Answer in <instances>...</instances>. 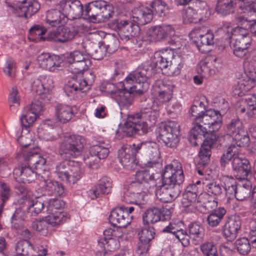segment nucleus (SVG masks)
<instances>
[{
  "label": "nucleus",
  "mask_w": 256,
  "mask_h": 256,
  "mask_svg": "<svg viewBox=\"0 0 256 256\" xmlns=\"http://www.w3.org/2000/svg\"><path fill=\"white\" fill-rule=\"evenodd\" d=\"M41 191H49L51 192H60L64 190L63 185L56 181L44 180L40 184Z\"/></svg>",
  "instance_id": "09e8293b"
},
{
  "label": "nucleus",
  "mask_w": 256,
  "mask_h": 256,
  "mask_svg": "<svg viewBox=\"0 0 256 256\" xmlns=\"http://www.w3.org/2000/svg\"><path fill=\"white\" fill-rule=\"evenodd\" d=\"M86 165L92 169H97L100 166V159L98 156L90 153V154L84 158Z\"/></svg>",
  "instance_id": "774afa93"
},
{
  "label": "nucleus",
  "mask_w": 256,
  "mask_h": 256,
  "mask_svg": "<svg viewBox=\"0 0 256 256\" xmlns=\"http://www.w3.org/2000/svg\"><path fill=\"white\" fill-rule=\"evenodd\" d=\"M160 220V212L158 208L148 210L142 214V222L144 225L154 224Z\"/></svg>",
  "instance_id": "c03bdc74"
},
{
  "label": "nucleus",
  "mask_w": 256,
  "mask_h": 256,
  "mask_svg": "<svg viewBox=\"0 0 256 256\" xmlns=\"http://www.w3.org/2000/svg\"><path fill=\"white\" fill-rule=\"evenodd\" d=\"M244 72L238 83L246 87V90H249L252 86L253 83L256 82V59L244 62Z\"/></svg>",
  "instance_id": "393cba45"
},
{
  "label": "nucleus",
  "mask_w": 256,
  "mask_h": 256,
  "mask_svg": "<svg viewBox=\"0 0 256 256\" xmlns=\"http://www.w3.org/2000/svg\"><path fill=\"white\" fill-rule=\"evenodd\" d=\"M158 142H164L170 148H176L180 139V125L174 121L161 124L156 132Z\"/></svg>",
  "instance_id": "0eeeda50"
},
{
  "label": "nucleus",
  "mask_w": 256,
  "mask_h": 256,
  "mask_svg": "<svg viewBox=\"0 0 256 256\" xmlns=\"http://www.w3.org/2000/svg\"><path fill=\"white\" fill-rule=\"evenodd\" d=\"M56 174L64 182L75 183L81 178L82 170L79 162L64 160L56 165Z\"/></svg>",
  "instance_id": "6e6552de"
},
{
  "label": "nucleus",
  "mask_w": 256,
  "mask_h": 256,
  "mask_svg": "<svg viewBox=\"0 0 256 256\" xmlns=\"http://www.w3.org/2000/svg\"><path fill=\"white\" fill-rule=\"evenodd\" d=\"M238 10L236 19L238 21L246 20L245 16H250V20H254L256 16V3L248 0H237Z\"/></svg>",
  "instance_id": "a878e982"
},
{
  "label": "nucleus",
  "mask_w": 256,
  "mask_h": 256,
  "mask_svg": "<svg viewBox=\"0 0 256 256\" xmlns=\"http://www.w3.org/2000/svg\"><path fill=\"white\" fill-rule=\"evenodd\" d=\"M92 82L87 81L84 78L73 79L65 86L64 90L69 97L74 98L80 92H84L90 88Z\"/></svg>",
  "instance_id": "bb28decb"
},
{
  "label": "nucleus",
  "mask_w": 256,
  "mask_h": 256,
  "mask_svg": "<svg viewBox=\"0 0 256 256\" xmlns=\"http://www.w3.org/2000/svg\"><path fill=\"white\" fill-rule=\"evenodd\" d=\"M153 10L154 14L155 13L160 16L166 15L168 10V6L166 2L161 0H155L150 4V8Z\"/></svg>",
  "instance_id": "6e6d98bb"
},
{
  "label": "nucleus",
  "mask_w": 256,
  "mask_h": 256,
  "mask_svg": "<svg viewBox=\"0 0 256 256\" xmlns=\"http://www.w3.org/2000/svg\"><path fill=\"white\" fill-rule=\"evenodd\" d=\"M204 96L195 100L189 110V114L192 117L194 126L190 131V140H196L198 136H205L208 130L214 132L222 126V117L219 111L206 109Z\"/></svg>",
  "instance_id": "f257e3e1"
},
{
  "label": "nucleus",
  "mask_w": 256,
  "mask_h": 256,
  "mask_svg": "<svg viewBox=\"0 0 256 256\" xmlns=\"http://www.w3.org/2000/svg\"><path fill=\"white\" fill-rule=\"evenodd\" d=\"M241 220L238 217L228 218L223 228L224 236L228 240H234L241 228Z\"/></svg>",
  "instance_id": "c85d7f7f"
},
{
  "label": "nucleus",
  "mask_w": 256,
  "mask_h": 256,
  "mask_svg": "<svg viewBox=\"0 0 256 256\" xmlns=\"http://www.w3.org/2000/svg\"><path fill=\"white\" fill-rule=\"evenodd\" d=\"M30 213L28 210L26 212L21 208H16L11 218L12 227L16 229H20L22 226V222L26 220L30 216Z\"/></svg>",
  "instance_id": "a19ab883"
},
{
  "label": "nucleus",
  "mask_w": 256,
  "mask_h": 256,
  "mask_svg": "<svg viewBox=\"0 0 256 256\" xmlns=\"http://www.w3.org/2000/svg\"><path fill=\"white\" fill-rule=\"evenodd\" d=\"M241 147L231 144L221 156L220 162L222 166L224 167L231 160L236 178L240 180H245L251 174L252 167L248 160L240 153Z\"/></svg>",
  "instance_id": "20e7f679"
},
{
  "label": "nucleus",
  "mask_w": 256,
  "mask_h": 256,
  "mask_svg": "<svg viewBox=\"0 0 256 256\" xmlns=\"http://www.w3.org/2000/svg\"><path fill=\"white\" fill-rule=\"evenodd\" d=\"M154 16L153 10L147 6L135 8L132 11V21L139 25H144L150 22Z\"/></svg>",
  "instance_id": "cd10ccee"
},
{
  "label": "nucleus",
  "mask_w": 256,
  "mask_h": 256,
  "mask_svg": "<svg viewBox=\"0 0 256 256\" xmlns=\"http://www.w3.org/2000/svg\"><path fill=\"white\" fill-rule=\"evenodd\" d=\"M42 87H44V94L42 95V100L44 101H48L51 98L50 92L54 88V80L50 76L42 75L40 76Z\"/></svg>",
  "instance_id": "a18cd8bd"
},
{
  "label": "nucleus",
  "mask_w": 256,
  "mask_h": 256,
  "mask_svg": "<svg viewBox=\"0 0 256 256\" xmlns=\"http://www.w3.org/2000/svg\"><path fill=\"white\" fill-rule=\"evenodd\" d=\"M49 222L46 220V216L40 220H36L32 222L33 230L40 232L41 234L46 236L48 234Z\"/></svg>",
  "instance_id": "3c124183"
},
{
  "label": "nucleus",
  "mask_w": 256,
  "mask_h": 256,
  "mask_svg": "<svg viewBox=\"0 0 256 256\" xmlns=\"http://www.w3.org/2000/svg\"><path fill=\"white\" fill-rule=\"evenodd\" d=\"M139 152L135 150L134 144L132 146H124L118 152V158L124 168L128 170H132L137 166L138 162L136 155Z\"/></svg>",
  "instance_id": "aec40b11"
},
{
  "label": "nucleus",
  "mask_w": 256,
  "mask_h": 256,
  "mask_svg": "<svg viewBox=\"0 0 256 256\" xmlns=\"http://www.w3.org/2000/svg\"><path fill=\"white\" fill-rule=\"evenodd\" d=\"M226 132L232 137V144L239 146H245L248 144L249 137L244 133L242 123L239 118H234L227 124Z\"/></svg>",
  "instance_id": "2eb2a0df"
},
{
  "label": "nucleus",
  "mask_w": 256,
  "mask_h": 256,
  "mask_svg": "<svg viewBox=\"0 0 256 256\" xmlns=\"http://www.w3.org/2000/svg\"><path fill=\"white\" fill-rule=\"evenodd\" d=\"M82 45L86 52L96 60H100L106 55L108 50L111 51V46L108 45V48L104 45L102 42H94L88 38H86L82 42Z\"/></svg>",
  "instance_id": "412c9836"
},
{
  "label": "nucleus",
  "mask_w": 256,
  "mask_h": 256,
  "mask_svg": "<svg viewBox=\"0 0 256 256\" xmlns=\"http://www.w3.org/2000/svg\"><path fill=\"white\" fill-rule=\"evenodd\" d=\"M135 150L145 157L144 164L148 168H154L160 165V156L158 144L153 142L134 144Z\"/></svg>",
  "instance_id": "f8f14e48"
},
{
  "label": "nucleus",
  "mask_w": 256,
  "mask_h": 256,
  "mask_svg": "<svg viewBox=\"0 0 256 256\" xmlns=\"http://www.w3.org/2000/svg\"><path fill=\"white\" fill-rule=\"evenodd\" d=\"M162 176L161 187L164 188V190H171L176 184L182 183L184 176L181 164L178 160H174L170 164L166 166Z\"/></svg>",
  "instance_id": "1a4fd4ad"
},
{
  "label": "nucleus",
  "mask_w": 256,
  "mask_h": 256,
  "mask_svg": "<svg viewBox=\"0 0 256 256\" xmlns=\"http://www.w3.org/2000/svg\"><path fill=\"white\" fill-rule=\"evenodd\" d=\"M63 16H70L72 18L82 16L84 18V8L78 0H62L58 4Z\"/></svg>",
  "instance_id": "5701e85b"
},
{
  "label": "nucleus",
  "mask_w": 256,
  "mask_h": 256,
  "mask_svg": "<svg viewBox=\"0 0 256 256\" xmlns=\"http://www.w3.org/2000/svg\"><path fill=\"white\" fill-rule=\"evenodd\" d=\"M200 248L204 256H218L216 246L212 242H205Z\"/></svg>",
  "instance_id": "bf43d9fd"
},
{
  "label": "nucleus",
  "mask_w": 256,
  "mask_h": 256,
  "mask_svg": "<svg viewBox=\"0 0 256 256\" xmlns=\"http://www.w3.org/2000/svg\"><path fill=\"white\" fill-rule=\"evenodd\" d=\"M122 208L114 209L109 216V221L114 226L126 228L131 222L130 218L127 217Z\"/></svg>",
  "instance_id": "2f4dec72"
},
{
  "label": "nucleus",
  "mask_w": 256,
  "mask_h": 256,
  "mask_svg": "<svg viewBox=\"0 0 256 256\" xmlns=\"http://www.w3.org/2000/svg\"><path fill=\"white\" fill-rule=\"evenodd\" d=\"M48 214L46 216V220L52 226H58L62 224L68 222L70 218V215L64 211L48 212Z\"/></svg>",
  "instance_id": "c9c22d12"
},
{
  "label": "nucleus",
  "mask_w": 256,
  "mask_h": 256,
  "mask_svg": "<svg viewBox=\"0 0 256 256\" xmlns=\"http://www.w3.org/2000/svg\"><path fill=\"white\" fill-rule=\"evenodd\" d=\"M190 236L193 238H202L204 234V229L202 226L196 223L190 224L188 226Z\"/></svg>",
  "instance_id": "338daca9"
},
{
  "label": "nucleus",
  "mask_w": 256,
  "mask_h": 256,
  "mask_svg": "<svg viewBox=\"0 0 256 256\" xmlns=\"http://www.w3.org/2000/svg\"><path fill=\"white\" fill-rule=\"evenodd\" d=\"M235 8L236 4L234 0H217L216 10L222 16L234 13Z\"/></svg>",
  "instance_id": "4c0bfd02"
},
{
  "label": "nucleus",
  "mask_w": 256,
  "mask_h": 256,
  "mask_svg": "<svg viewBox=\"0 0 256 256\" xmlns=\"http://www.w3.org/2000/svg\"><path fill=\"white\" fill-rule=\"evenodd\" d=\"M17 256H34L33 245L27 240L18 242L16 246Z\"/></svg>",
  "instance_id": "37998d69"
},
{
  "label": "nucleus",
  "mask_w": 256,
  "mask_h": 256,
  "mask_svg": "<svg viewBox=\"0 0 256 256\" xmlns=\"http://www.w3.org/2000/svg\"><path fill=\"white\" fill-rule=\"evenodd\" d=\"M112 188V181L108 177L102 178L95 186L93 192H110Z\"/></svg>",
  "instance_id": "5fc2aeb1"
},
{
  "label": "nucleus",
  "mask_w": 256,
  "mask_h": 256,
  "mask_svg": "<svg viewBox=\"0 0 256 256\" xmlns=\"http://www.w3.org/2000/svg\"><path fill=\"white\" fill-rule=\"evenodd\" d=\"M66 60L69 64L68 70L73 74L83 72L91 65L88 56L79 50L70 52L67 56Z\"/></svg>",
  "instance_id": "a211bd4d"
},
{
  "label": "nucleus",
  "mask_w": 256,
  "mask_h": 256,
  "mask_svg": "<svg viewBox=\"0 0 256 256\" xmlns=\"http://www.w3.org/2000/svg\"><path fill=\"white\" fill-rule=\"evenodd\" d=\"M154 176L146 170L138 171L136 174V180L139 183L150 182L154 183Z\"/></svg>",
  "instance_id": "e2e57ef3"
},
{
  "label": "nucleus",
  "mask_w": 256,
  "mask_h": 256,
  "mask_svg": "<svg viewBox=\"0 0 256 256\" xmlns=\"http://www.w3.org/2000/svg\"><path fill=\"white\" fill-rule=\"evenodd\" d=\"M110 26L118 33L120 39L128 42L140 32L138 24L129 20H114L110 23Z\"/></svg>",
  "instance_id": "4468645a"
},
{
  "label": "nucleus",
  "mask_w": 256,
  "mask_h": 256,
  "mask_svg": "<svg viewBox=\"0 0 256 256\" xmlns=\"http://www.w3.org/2000/svg\"><path fill=\"white\" fill-rule=\"evenodd\" d=\"M183 66L184 62L180 56H173L170 60L166 74L168 76H177L180 74Z\"/></svg>",
  "instance_id": "ea45409f"
},
{
  "label": "nucleus",
  "mask_w": 256,
  "mask_h": 256,
  "mask_svg": "<svg viewBox=\"0 0 256 256\" xmlns=\"http://www.w3.org/2000/svg\"><path fill=\"white\" fill-rule=\"evenodd\" d=\"M245 106L240 108L239 112H246L249 118H256V96L248 95L244 100Z\"/></svg>",
  "instance_id": "e433bc0d"
},
{
  "label": "nucleus",
  "mask_w": 256,
  "mask_h": 256,
  "mask_svg": "<svg viewBox=\"0 0 256 256\" xmlns=\"http://www.w3.org/2000/svg\"><path fill=\"white\" fill-rule=\"evenodd\" d=\"M196 193H182V204L184 207H188L193 202L197 200L198 202H203L201 198L203 197L208 198V193H200L197 198Z\"/></svg>",
  "instance_id": "49530a36"
},
{
  "label": "nucleus",
  "mask_w": 256,
  "mask_h": 256,
  "mask_svg": "<svg viewBox=\"0 0 256 256\" xmlns=\"http://www.w3.org/2000/svg\"><path fill=\"white\" fill-rule=\"evenodd\" d=\"M183 223L181 221L172 222L164 228L162 232L164 233L173 234L178 240L184 247H186L190 244V236L186 232L181 228Z\"/></svg>",
  "instance_id": "b1692460"
},
{
  "label": "nucleus",
  "mask_w": 256,
  "mask_h": 256,
  "mask_svg": "<svg viewBox=\"0 0 256 256\" xmlns=\"http://www.w3.org/2000/svg\"><path fill=\"white\" fill-rule=\"evenodd\" d=\"M206 138L202 144L201 146L199 152L200 160L198 164L202 166H206L210 162V156H211V149L213 146L216 143L218 137L214 133V132H210L208 130L205 136H202Z\"/></svg>",
  "instance_id": "6ab92c4d"
},
{
  "label": "nucleus",
  "mask_w": 256,
  "mask_h": 256,
  "mask_svg": "<svg viewBox=\"0 0 256 256\" xmlns=\"http://www.w3.org/2000/svg\"><path fill=\"white\" fill-rule=\"evenodd\" d=\"M40 8V4L36 0L30 1L27 2L23 0L16 6V10L20 16L26 18H30L35 14Z\"/></svg>",
  "instance_id": "7c9ffc66"
},
{
  "label": "nucleus",
  "mask_w": 256,
  "mask_h": 256,
  "mask_svg": "<svg viewBox=\"0 0 256 256\" xmlns=\"http://www.w3.org/2000/svg\"><path fill=\"white\" fill-rule=\"evenodd\" d=\"M226 213V210L223 208H220L208 216L207 221L208 224L212 226H218L221 222L224 216Z\"/></svg>",
  "instance_id": "8fccbe9b"
},
{
  "label": "nucleus",
  "mask_w": 256,
  "mask_h": 256,
  "mask_svg": "<svg viewBox=\"0 0 256 256\" xmlns=\"http://www.w3.org/2000/svg\"><path fill=\"white\" fill-rule=\"evenodd\" d=\"M55 116L58 122L66 124L74 116V112L71 106L58 104L55 106Z\"/></svg>",
  "instance_id": "72a5a7b5"
},
{
  "label": "nucleus",
  "mask_w": 256,
  "mask_h": 256,
  "mask_svg": "<svg viewBox=\"0 0 256 256\" xmlns=\"http://www.w3.org/2000/svg\"><path fill=\"white\" fill-rule=\"evenodd\" d=\"M217 58H206L200 61L196 68L198 74L201 75L202 78H208L216 73L215 68H218Z\"/></svg>",
  "instance_id": "473e14b6"
},
{
  "label": "nucleus",
  "mask_w": 256,
  "mask_h": 256,
  "mask_svg": "<svg viewBox=\"0 0 256 256\" xmlns=\"http://www.w3.org/2000/svg\"><path fill=\"white\" fill-rule=\"evenodd\" d=\"M22 134L18 138L19 144L24 147L26 148L31 145L33 142L34 136L28 129L22 128Z\"/></svg>",
  "instance_id": "13d9d810"
},
{
  "label": "nucleus",
  "mask_w": 256,
  "mask_h": 256,
  "mask_svg": "<svg viewBox=\"0 0 256 256\" xmlns=\"http://www.w3.org/2000/svg\"><path fill=\"white\" fill-rule=\"evenodd\" d=\"M160 108L150 101L144 104L140 112L129 115L122 127V131L128 136H131L142 130L146 133L148 128L154 126L159 116Z\"/></svg>",
  "instance_id": "f03ea898"
},
{
  "label": "nucleus",
  "mask_w": 256,
  "mask_h": 256,
  "mask_svg": "<svg viewBox=\"0 0 256 256\" xmlns=\"http://www.w3.org/2000/svg\"><path fill=\"white\" fill-rule=\"evenodd\" d=\"M43 110L42 102L38 100L33 101L30 105L24 107L20 118L22 126L25 129L32 126Z\"/></svg>",
  "instance_id": "dca6fc26"
},
{
  "label": "nucleus",
  "mask_w": 256,
  "mask_h": 256,
  "mask_svg": "<svg viewBox=\"0 0 256 256\" xmlns=\"http://www.w3.org/2000/svg\"><path fill=\"white\" fill-rule=\"evenodd\" d=\"M174 30L171 25L162 24L154 27L152 36L156 40H162L168 38L174 40L176 38L172 40V37L174 36Z\"/></svg>",
  "instance_id": "f704fd0d"
},
{
  "label": "nucleus",
  "mask_w": 256,
  "mask_h": 256,
  "mask_svg": "<svg viewBox=\"0 0 256 256\" xmlns=\"http://www.w3.org/2000/svg\"><path fill=\"white\" fill-rule=\"evenodd\" d=\"M50 122H45L38 129V134L40 138L45 140H53L56 139V136L54 135V128L50 126Z\"/></svg>",
  "instance_id": "79ce46f5"
},
{
  "label": "nucleus",
  "mask_w": 256,
  "mask_h": 256,
  "mask_svg": "<svg viewBox=\"0 0 256 256\" xmlns=\"http://www.w3.org/2000/svg\"><path fill=\"white\" fill-rule=\"evenodd\" d=\"M247 28H233L230 24H224L222 30L227 34L226 38L232 40V44L248 49L251 46L252 39L246 30Z\"/></svg>",
  "instance_id": "9b49d317"
},
{
  "label": "nucleus",
  "mask_w": 256,
  "mask_h": 256,
  "mask_svg": "<svg viewBox=\"0 0 256 256\" xmlns=\"http://www.w3.org/2000/svg\"><path fill=\"white\" fill-rule=\"evenodd\" d=\"M27 160L28 166H22L14 170V178L18 182H32L37 174L42 175L46 172V160L40 154H30Z\"/></svg>",
  "instance_id": "39448f33"
},
{
  "label": "nucleus",
  "mask_w": 256,
  "mask_h": 256,
  "mask_svg": "<svg viewBox=\"0 0 256 256\" xmlns=\"http://www.w3.org/2000/svg\"><path fill=\"white\" fill-rule=\"evenodd\" d=\"M184 20L186 22L197 23L203 19L192 8H188L183 14Z\"/></svg>",
  "instance_id": "864d4df0"
},
{
  "label": "nucleus",
  "mask_w": 256,
  "mask_h": 256,
  "mask_svg": "<svg viewBox=\"0 0 256 256\" xmlns=\"http://www.w3.org/2000/svg\"><path fill=\"white\" fill-rule=\"evenodd\" d=\"M174 88V85L170 82L156 80L152 90V94L154 96V101L152 102L160 108L164 104L168 102L172 98Z\"/></svg>",
  "instance_id": "ddd939ff"
},
{
  "label": "nucleus",
  "mask_w": 256,
  "mask_h": 256,
  "mask_svg": "<svg viewBox=\"0 0 256 256\" xmlns=\"http://www.w3.org/2000/svg\"><path fill=\"white\" fill-rule=\"evenodd\" d=\"M109 144L104 142L100 143L98 144L92 146L90 149V154L98 156L100 160L106 158L109 154Z\"/></svg>",
  "instance_id": "de8ad7c7"
},
{
  "label": "nucleus",
  "mask_w": 256,
  "mask_h": 256,
  "mask_svg": "<svg viewBox=\"0 0 256 256\" xmlns=\"http://www.w3.org/2000/svg\"><path fill=\"white\" fill-rule=\"evenodd\" d=\"M103 4L104 0H95L86 4L84 8V19L92 22L98 21Z\"/></svg>",
  "instance_id": "c756f323"
},
{
  "label": "nucleus",
  "mask_w": 256,
  "mask_h": 256,
  "mask_svg": "<svg viewBox=\"0 0 256 256\" xmlns=\"http://www.w3.org/2000/svg\"><path fill=\"white\" fill-rule=\"evenodd\" d=\"M236 246L238 252L242 255L248 254L251 249L250 242L244 238L237 240L236 242Z\"/></svg>",
  "instance_id": "4d7b16f0"
},
{
  "label": "nucleus",
  "mask_w": 256,
  "mask_h": 256,
  "mask_svg": "<svg viewBox=\"0 0 256 256\" xmlns=\"http://www.w3.org/2000/svg\"><path fill=\"white\" fill-rule=\"evenodd\" d=\"M85 140L78 135H68L64 136L60 146L61 155L66 158H74L81 154Z\"/></svg>",
  "instance_id": "9d476101"
},
{
  "label": "nucleus",
  "mask_w": 256,
  "mask_h": 256,
  "mask_svg": "<svg viewBox=\"0 0 256 256\" xmlns=\"http://www.w3.org/2000/svg\"><path fill=\"white\" fill-rule=\"evenodd\" d=\"M56 6V9L48 10L46 15V22L52 27L57 26L59 25L62 18L66 16H63V13L58 5Z\"/></svg>",
  "instance_id": "58836bf2"
},
{
  "label": "nucleus",
  "mask_w": 256,
  "mask_h": 256,
  "mask_svg": "<svg viewBox=\"0 0 256 256\" xmlns=\"http://www.w3.org/2000/svg\"><path fill=\"white\" fill-rule=\"evenodd\" d=\"M44 208L43 202L36 198L30 202L27 210H28V213L30 214V216H36L42 212Z\"/></svg>",
  "instance_id": "052dcab7"
},
{
  "label": "nucleus",
  "mask_w": 256,
  "mask_h": 256,
  "mask_svg": "<svg viewBox=\"0 0 256 256\" xmlns=\"http://www.w3.org/2000/svg\"><path fill=\"white\" fill-rule=\"evenodd\" d=\"M4 72L10 77L15 76L16 72V63L12 58H8L3 68Z\"/></svg>",
  "instance_id": "0e129e2a"
},
{
  "label": "nucleus",
  "mask_w": 256,
  "mask_h": 256,
  "mask_svg": "<svg viewBox=\"0 0 256 256\" xmlns=\"http://www.w3.org/2000/svg\"><path fill=\"white\" fill-rule=\"evenodd\" d=\"M192 8L198 13V15L202 16V19L204 18H206L208 14V6L206 1L196 0L194 8Z\"/></svg>",
  "instance_id": "680f3d73"
},
{
  "label": "nucleus",
  "mask_w": 256,
  "mask_h": 256,
  "mask_svg": "<svg viewBox=\"0 0 256 256\" xmlns=\"http://www.w3.org/2000/svg\"><path fill=\"white\" fill-rule=\"evenodd\" d=\"M154 230L152 227L149 228H148L142 229L141 232L138 233L140 240L150 243L154 238Z\"/></svg>",
  "instance_id": "69168bd1"
},
{
  "label": "nucleus",
  "mask_w": 256,
  "mask_h": 256,
  "mask_svg": "<svg viewBox=\"0 0 256 256\" xmlns=\"http://www.w3.org/2000/svg\"><path fill=\"white\" fill-rule=\"evenodd\" d=\"M149 86L148 82H142L140 78L137 77L136 74L134 72L128 74L124 82L119 84L118 90L112 91V93L116 96L120 109H124L132 104L133 94H142L147 91Z\"/></svg>",
  "instance_id": "7ed1b4c3"
},
{
  "label": "nucleus",
  "mask_w": 256,
  "mask_h": 256,
  "mask_svg": "<svg viewBox=\"0 0 256 256\" xmlns=\"http://www.w3.org/2000/svg\"><path fill=\"white\" fill-rule=\"evenodd\" d=\"M30 39L33 41L44 40L45 38L42 36L46 32V29L40 25H34L30 30Z\"/></svg>",
  "instance_id": "603ef678"
},
{
  "label": "nucleus",
  "mask_w": 256,
  "mask_h": 256,
  "mask_svg": "<svg viewBox=\"0 0 256 256\" xmlns=\"http://www.w3.org/2000/svg\"><path fill=\"white\" fill-rule=\"evenodd\" d=\"M191 38H194L200 50L202 46H210L214 44V34L206 27L194 28L189 34Z\"/></svg>",
  "instance_id": "4be33fe9"
},
{
  "label": "nucleus",
  "mask_w": 256,
  "mask_h": 256,
  "mask_svg": "<svg viewBox=\"0 0 256 256\" xmlns=\"http://www.w3.org/2000/svg\"><path fill=\"white\" fill-rule=\"evenodd\" d=\"M168 51L166 50L164 52H156L152 61L146 62L138 67L134 72L136 76H139L142 82H148V80L154 75L158 69L166 73L170 62L167 57Z\"/></svg>",
  "instance_id": "423d86ee"
},
{
  "label": "nucleus",
  "mask_w": 256,
  "mask_h": 256,
  "mask_svg": "<svg viewBox=\"0 0 256 256\" xmlns=\"http://www.w3.org/2000/svg\"><path fill=\"white\" fill-rule=\"evenodd\" d=\"M76 29L75 28L60 27L50 32L48 38L51 41L64 42L72 40L78 32H84L88 30L84 24L76 26Z\"/></svg>",
  "instance_id": "f3484780"
}]
</instances>
